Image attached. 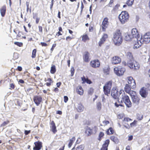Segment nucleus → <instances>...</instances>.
Masks as SVG:
<instances>
[{
	"mask_svg": "<svg viewBox=\"0 0 150 150\" xmlns=\"http://www.w3.org/2000/svg\"><path fill=\"white\" fill-rule=\"evenodd\" d=\"M136 39V41L134 44V48L137 49L140 47L143 43V42H142L140 38Z\"/></svg>",
	"mask_w": 150,
	"mask_h": 150,
	"instance_id": "412c9836",
	"label": "nucleus"
},
{
	"mask_svg": "<svg viewBox=\"0 0 150 150\" xmlns=\"http://www.w3.org/2000/svg\"><path fill=\"white\" fill-rule=\"evenodd\" d=\"M64 101L65 103H67L68 100V98L67 96H65L64 97Z\"/></svg>",
	"mask_w": 150,
	"mask_h": 150,
	"instance_id": "052dcab7",
	"label": "nucleus"
},
{
	"mask_svg": "<svg viewBox=\"0 0 150 150\" xmlns=\"http://www.w3.org/2000/svg\"><path fill=\"white\" fill-rule=\"evenodd\" d=\"M81 80L82 81V83L83 84L86 83L88 84H91L92 83V81L88 78H86L84 76H83L81 78Z\"/></svg>",
	"mask_w": 150,
	"mask_h": 150,
	"instance_id": "cd10ccee",
	"label": "nucleus"
},
{
	"mask_svg": "<svg viewBox=\"0 0 150 150\" xmlns=\"http://www.w3.org/2000/svg\"><path fill=\"white\" fill-rule=\"evenodd\" d=\"M113 41L115 45L121 44L122 41V33L119 29H117L114 34Z\"/></svg>",
	"mask_w": 150,
	"mask_h": 150,
	"instance_id": "f257e3e1",
	"label": "nucleus"
},
{
	"mask_svg": "<svg viewBox=\"0 0 150 150\" xmlns=\"http://www.w3.org/2000/svg\"><path fill=\"white\" fill-rule=\"evenodd\" d=\"M10 89L11 90L15 88V85L13 83H11L10 84Z\"/></svg>",
	"mask_w": 150,
	"mask_h": 150,
	"instance_id": "5fc2aeb1",
	"label": "nucleus"
},
{
	"mask_svg": "<svg viewBox=\"0 0 150 150\" xmlns=\"http://www.w3.org/2000/svg\"><path fill=\"white\" fill-rule=\"evenodd\" d=\"M73 39V38L70 36H67L66 38V40L67 41H70Z\"/></svg>",
	"mask_w": 150,
	"mask_h": 150,
	"instance_id": "4d7b16f0",
	"label": "nucleus"
},
{
	"mask_svg": "<svg viewBox=\"0 0 150 150\" xmlns=\"http://www.w3.org/2000/svg\"><path fill=\"white\" fill-rule=\"evenodd\" d=\"M9 123V120H7L5 121H4L1 125V127H4L5 126L7 125Z\"/></svg>",
	"mask_w": 150,
	"mask_h": 150,
	"instance_id": "3c124183",
	"label": "nucleus"
},
{
	"mask_svg": "<svg viewBox=\"0 0 150 150\" xmlns=\"http://www.w3.org/2000/svg\"><path fill=\"white\" fill-rule=\"evenodd\" d=\"M103 123H104L105 125H107L110 123L109 121L108 120H105L103 122Z\"/></svg>",
	"mask_w": 150,
	"mask_h": 150,
	"instance_id": "69168bd1",
	"label": "nucleus"
},
{
	"mask_svg": "<svg viewBox=\"0 0 150 150\" xmlns=\"http://www.w3.org/2000/svg\"><path fill=\"white\" fill-rule=\"evenodd\" d=\"M6 10V5L3 6L0 9V11L1 16L4 17L5 16Z\"/></svg>",
	"mask_w": 150,
	"mask_h": 150,
	"instance_id": "393cba45",
	"label": "nucleus"
},
{
	"mask_svg": "<svg viewBox=\"0 0 150 150\" xmlns=\"http://www.w3.org/2000/svg\"><path fill=\"white\" fill-rule=\"evenodd\" d=\"M14 44L19 47H21L23 46V43L21 42H14Z\"/></svg>",
	"mask_w": 150,
	"mask_h": 150,
	"instance_id": "8fccbe9b",
	"label": "nucleus"
},
{
	"mask_svg": "<svg viewBox=\"0 0 150 150\" xmlns=\"http://www.w3.org/2000/svg\"><path fill=\"white\" fill-rule=\"evenodd\" d=\"M85 133L88 136H90L93 134V129L90 127H88L86 129Z\"/></svg>",
	"mask_w": 150,
	"mask_h": 150,
	"instance_id": "473e14b6",
	"label": "nucleus"
},
{
	"mask_svg": "<svg viewBox=\"0 0 150 150\" xmlns=\"http://www.w3.org/2000/svg\"><path fill=\"white\" fill-rule=\"evenodd\" d=\"M124 103L127 108H130L132 107V104L130 99L128 100Z\"/></svg>",
	"mask_w": 150,
	"mask_h": 150,
	"instance_id": "e433bc0d",
	"label": "nucleus"
},
{
	"mask_svg": "<svg viewBox=\"0 0 150 150\" xmlns=\"http://www.w3.org/2000/svg\"><path fill=\"white\" fill-rule=\"evenodd\" d=\"M56 69L55 66L53 65L51 67L50 71V73L51 74H54L56 72Z\"/></svg>",
	"mask_w": 150,
	"mask_h": 150,
	"instance_id": "79ce46f5",
	"label": "nucleus"
},
{
	"mask_svg": "<svg viewBox=\"0 0 150 150\" xmlns=\"http://www.w3.org/2000/svg\"><path fill=\"white\" fill-rule=\"evenodd\" d=\"M39 32L42 34L43 32L42 27L41 26L39 25L38 26Z\"/></svg>",
	"mask_w": 150,
	"mask_h": 150,
	"instance_id": "864d4df0",
	"label": "nucleus"
},
{
	"mask_svg": "<svg viewBox=\"0 0 150 150\" xmlns=\"http://www.w3.org/2000/svg\"><path fill=\"white\" fill-rule=\"evenodd\" d=\"M110 144V140L109 139H106L103 144L100 150H108V146Z\"/></svg>",
	"mask_w": 150,
	"mask_h": 150,
	"instance_id": "b1692460",
	"label": "nucleus"
},
{
	"mask_svg": "<svg viewBox=\"0 0 150 150\" xmlns=\"http://www.w3.org/2000/svg\"><path fill=\"white\" fill-rule=\"evenodd\" d=\"M90 54L88 51H85L83 55V61L85 62L88 63L90 60Z\"/></svg>",
	"mask_w": 150,
	"mask_h": 150,
	"instance_id": "dca6fc26",
	"label": "nucleus"
},
{
	"mask_svg": "<svg viewBox=\"0 0 150 150\" xmlns=\"http://www.w3.org/2000/svg\"><path fill=\"white\" fill-rule=\"evenodd\" d=\"M114 130L113 129L110 127L106 131V133L108 135H111L113 134L114 133Z\"/></svg>",
	"mask_w": 150,
	"mask_h": 150,
	"instance_id": "c9c22d12",
	"label": "nucleus"
},
{
	"mask_svg": "<svg viewBox=\"0 0 150 150\" xmlns=\"http://www.w3.org/2000/svg\"><path fill=\"white\" fill-rule=\"evenodd\" d=\"M71 76H73L74 74V69L73 67H71Z\"/></svg>",
	"mask_w": 150,
	"mask_h": 150,
	"instance_id": "6e6d98bb",
	"label": "nucleus"
},
{
	"mask_svg": "<svg viewBox=\"0 0 150 150\" xmlns=\"http://www.w3.org/2000/svg\"><path fill=\"white\" fill-rule=\"evenodd\" d=\"M132 87L130 85L126 84L125 85L124 89L125 91L127 93L131 95V94L132 93V92H135L133 91H131V89H132Z\"/></svg>",
	"mask_w": 150,
	"mask_h": 150,
	"instance_id": "aec40b11",
	"label": "nucleus"
},
{
	"mask_svg": "<svg viewBox=\"0 0 150 150\" xmlns=\"http://www.w3.org/2000/svg\"><path fill=\"white\" fill-rule=\"evenodd\" d=\"M33 18L35 19V23L38 24L39 23L40 18L38 17L37 14H35L33 15Z\"/></svg>",
	"mask_w": 150,
	"mask_h": 150,
	"instance_id": "4c0bfd02",
	"label": "nucleus"
},
{
	"mask_svg": "<svg viewBox=\"0 0 150 150\" xmlns=\"http://www.w3.org/2000/svg\"><path fill=\"white\" fill-rule=\"evenodd\" d=\"M140 38L143 44L149 43L150 42V33H146L143 37Z\"/></svg>",
	"mask_w": 150,
	"mask_h": 150,
	"instance_id": "9b49d317",
	"label": "nucleus"
},
{
	"mask_svg": "<svg viewBox=\"0 0 150 150\" xmlns=\"http://www.w3.org/2000/svg\"><path fill=\"white\" fill-rule=\"evenodd\" d=\"M56 46V44H53L52 48H51L50 50L51 52L53 51L54 48Z\"/></svg>",
	"mask_w": 150,
	"mask_h": 150,
	"instance_id": "bf43d9fd",
	"label": "nucleus"
},
{
	"mask_svg": "<svg viewBox=\"0 0 150 150\" xmlns=\"http://www.w3.org/2000/svg\"><path fill=\"white\" fill-rule=\"evenodd\" d=\"M120 94L122 95L121 96V97L122 101L125 103L128 100L130 99L129 97L125 93L124 90L123 89H121L120 90Z\"/></svg>",
	"mask_w": 150,
	"mask_h": 150,
	"instance_id": "1a4fd4ad",
	"label": "nucleus"
},
{
	"mask_svg": "<svg viewBox=\"0 0 150 150\" xmlns=\"http://www.w3.org/2000/svg\"><path fill=\"white\" fill-rule=\"evenodd\" d=\"M109 18L107 17L104 18L102 21L101 26L103 31H105L106 29L108 28L109 25Z\"/></svg>",
	"mask_w": 150,
	"mask_h": 150,
	"instance_id": "0eeeda50",
	"label": "nucleus"
},
{
	"mask_svg": "<svg viewBox=\"0 0 150 150\" xmlns=\"http://www.w3.org/2000/svg\"><path fill=\"white\" fill-rule=\"evenodd\" d=\"M132 120L128 117H125L122 120L124 126L127 129H129L130 128L129 122L132 121Z\"/></svg>",
	"mask_w": 150,
	"mask_h": 150,
	"instance_id": "ddd939ff",
	"label": "nucleus"
},
{
	"mask_svg": "<svg viewBox=\"0 0 150 150\" xmlns=\"http://www.w3.org/2000/svg\"><path fill=\"white\" fill-rule=\"evenodd\" d=\"M126 57L127 59L132 61L134 60V57L132 52H128L126 54Z\"/></svg>",
	"mask_w": 150,
	"mask_h": 150,
	"instance_id": "c756f323",
	"label": "nucleus"
},
{
	"mask_svg": "<svg viewBox=\"0 0 150 150\" xmlns=\"http://www.w3.org/2000/svg\"><path fill=\"white\" fill-rule=\"evenodd\" d=\"M84 148V146L83 145H81L77 147L76 150H83Z\"/></svg>",
	"mask_w": 150,
	"mask_h": 150,
	"instance_id": "de8ad7c7",
	"label": "nucleus"
},
{
	"mask_svg": "<svg viewBox=\"0 0 150 150\" xmlns=\"http://www.w3.org/2000/svg\"><path fill=\"white\" fill-rule=\"evenodd\" d=\"M144 88L148 91H150V84L149 83H146L145 84Z\"/></svg>",
	"mask_w": 150,
	"mask_h": 150,
	"instance_id": "c03bdc74",
	"label": "nucleus"
},
{
	"mask_svg": "<svg viewBox=\"0 0 150 150\" xmlns=\"http://www.w3.org/2000/svg\"><path fill=\"white\" fill-rule=\"evenodd\" d=\"M136 116L137 119L138 120H141L143 118V115L141 113H137Z\"/></svg>",
	"mask_w": 150,
	"mask_h": 150,
	"instance_id": "ea45409f",
	"label": "nucleus"
},
{
	"mask_svg": "<svg viewBox=\"0 0 150 150\" xmlns=\"http://www.w3.org/2000/svg\"><path fill=\"white\" fill-rule=\"evenodd\" d=\"M31 131L30 130H25L24 132V134L25 135H27L30 133Z\"/></svg>",
	"mask_w": 150,
	"mask_h": 150,
	"instance_id": "e2e57ef3",
	"label": "nucleus"
},
{
	"mask_svg": "<svg viewBox=\"0 0 150 150\" xmlns=\"http://www.w3.org/2000/svg\"><path fill=\"white\" fill-rule=\"evenodd\" d=\"M50 125L51 130L53 132V134H55L57 132V127L54 121L53 120L50 122Z\"/></svg>",
	"mask_w": 150,
	"mask_h": 150,
	"instance_id": "a211bd4d",
	"label": "nucleus"
},
{
	"mask_svg": "<svg viewBox=\"0 0 150 150\" xmlns=\"http://www.w3.org/2000/svg\"><path fill=\"white\" fill-rule=\"evenodd\" d=\"M132 35L133 38H135L136 39L140 37V35L137 30L136 28L132 29Z\"/></svg>",
	"mask_w": 150,
	"mask_h": 150,
	"instance_id": "4be33fe9",
	"label": "nucleus"
},
{
	"mask_svg": "<svg viewBox=\"0 0 150 150\" xmlns=\"http://www.w3.org/2000/svg\"><path fill=\"white\" fill-rule=\"evenodd\" d=\"M125 71V69L121 66L116 67L114 68L115 73L118 76L122 75Z\"/></svg>",
	"mask_w": 150,
	"mask_h": 150,
	"instance_id": "423d86ee",
	"label": "nucleus"
},
{
	"mask_svg": "<svg viewBox=\"0 0 150 150\" xmlns=\"http://www.w3.org/2000/svg\"><path fill=\"white\" fill-rule=\"evenodd\" d=\"M139 93L141 96L142 97L146 98L148 94V91L145 89L144 87L142 88L139 91Z\"/></svg>",
	"mask_w": 150,
	"mask_h": 150,
	"instance_id": "6ab92c4d",
	"label": "nucleus"
},
{
	"mask_svg": "<svg viewBox=\"0 0 150 150\" xmlns=\"http://www.w3.org/2000/svg\"><path fill=\"white\" fill-rule=\"evenodd\" d=\"M110 139L115 144H118L119 142V140L117 137L115 136H112L110 137Z\"/></svg>",
	"mask_w": 150,
	"mask_h": 150,
	"instance_id": "2f4dec72",
	"label": "nucleus"
},
{
	"mask_svg": "<svg viewBox=\"0 0 150 150\" xmlns=\"http://www.w3.org/2000/svg\"><path fill=\"white\" fill-rule=\"evenodd\" d=\"M76 91L77 93L81 96L83 95V94L84 91L81 86H78L76 89Z\"/></svg>",
	"mask_w": 150,
	"mask_h": 150,
	"instance_id": "a878e982",
	"label": "nucleus"
},
{
	"mask_svg": "<svg viewBox=\"0 0 150 150\" xmlns=\"http://www.w3.org/2000/svg\"><path fill=\"white\" fill-rule=\"evenodd\" d=\"M40 44L42 47H47L48 46L47 43L44 42H41Z\"/></svg>",
	"mask_w": 150,
	"mask_h": 150,
	"instance_id": "13d9d810",
	"label": "nucleus"
},
{
	"mask_svg": "<svg viewBox=\"0 0 150 150\" xmlns=\"http://www.w3.org/2000/svg\"><path fill=\"white\" fill-rule=\"evenodd\" d=\"M111 60L112 64H118L121 62L120 57L117 56L112 57Z\"/></svg>",
	"mask_w": 150,
	"mask_h": 150,
	"instance_id": "2eb2a0df",
	"label": "nucleus"
},
{
	"mask_svg": "<svg viewBox=\"0 0 150 150\" xmlns=\"http://www.w3.org/2000/svg\"><path fill=\"white\" fill-rule=\"evenodd\" d=\"M129 18V14L125 11H122L118 16L119 20L122 24H124L127 21Z\"/></svg>",
	"mask_w": 150,
	"mask_h": 150,
	"instance_id": "f03ea898",
	"label": "nucleus"
},
{
	"mask_svg": "<svg viewBox=\"0 0 150 150\" xmlns=\"http://www.w3.org/2000/svg\"><path fill=\"white\" fill-rule=\"evenodd\" d=\"M111 95L114 99L119 100V97H121L122 95L120 94V91H119L117 89L113 88L111 91Z\"/></svg>",
	"mask_w": 150,
	"mask_h": 150,
	"instance_id": "9d476101",
	"label": "nucleus"
},
{
	"mask_svg": "<svg viewBox=\"0 0 150 150\" xmlns=\"http://www.w3.org/2000/svg\"><path fill=\"white\" fill-rule=\"evenodd\" d=\"M93 30V26H90L89 28V31L90 32H92Z\"/></svg>",
	"mask_w": 150,
	"mask_h": 150,
	"instance_id": "680f3d73",
	"label": "nucleus"
},
{
	"mask_svg": "<svg viewBox=\"0 0 150 150\" xmlns=\"http://www.w3.org/2000/svg\"><path fill=\"white\" fill-rule=\"evenodd\" d=\"M84 109V107L83 105L81 103H79L78 104L77 110L78 112H81L83 111Z\"/></svg>",
	"mask_w": 150,
	"mask_h": 150,
	"instance_id": "f704fd0d",
	"label": "nucleus"
},
{
	"mask_svg": "<svg viewBox=\"0 0 150 150\" xmlns=\"http://www.w3.org/2000/svg\"><path fill=\"white\" fill-rule=\"evenodd\" d=\"M102 105L100 102H98L96 103V108L98 110L100 111L101 109Z\"/></svg>",
	"mask_w": 150,
	"mask_h": 150,
	"instance_id": "37998d69",
	"label": "nucleus"
},
{
	"mask_svg": "<svg viewBox=\"0 0 150 150\" xmlns=\"http://www.w3.org/2000/svg\"><path fill=\"white\" fill-rule=\"evenodd\" d=\"M137 123V121L136 120H134L133 122L130 124V127H132L134 126H136Z\"/></svg>",
	"mask_w": 150,
	"mask_h": 150,
	"instance_id": "49530a36",
	"label": "nucleus"
},
{
	"mask_svg": "<svg viewBox=\"0 0 150 150\" xmlns=\"http://www.w3.org/2000/svg\"><path fill=\"white\" fill-rule=\"evenodd\" d=\"M117 117L119 119H121L123 117V115L121 114H119L117 115Z\"/></svg>",
	"mask_w": 150,
	"mask_h": 150,
	"instance_id": "774afa93",
	"label": "nucleus"
},
{
	"mask_svg": "<svg viewBox=\"0 0 150 150\" xmlns=\"http://www.w3.org/2000/svg\"><path fill=\"white\" fill-rule=\"evenodd\" d=\"M76 138L75 137H73L71 138L69 140V143L68 144V146L69 148L71 147L73 144L75 142Z\"/></svg>",
	"mask_w": 150,
	"mask_h": 150,
	"instance_id": "72a5a7b5",
	"label": "nucleus"
},
{
	"mask_svg": "<svg viewBox=\"0 0 150 150\" xmlns=\"http://www.w3.org/2000/svg\"><path fill=\"white\" fill-rule=\"evenodd\" d=\"M37 50L36 49H34L33 50L32 52V57L33 58H35L36 56Z\"/></svg>",
	"mask_w": 150,
	"mask_h": 150,
	"instance_id": "a18cd8bd",
	"label": "nucleus"
},
{
	"mask_svg": "<svg viewBox=\"0 0 150 150\" xmlns=\"http://www.w3.org/2000/svg\"><path fill=\"white\" fill-rule=\"evenodd\" d=\"M90 64L91 66L94 68H99L100 66V61L98 59L91 60Z\"/></svg>",
	"mask_w": 150,
	"mask_h": 150,
	"instance_id": "4468645a",
	"label": "nucleus"
},
{
	"mask_svg": "<svg viewBox=\"0 0 150 150\" xmlns=\"http://www.w3.org/2000/svg\"><path fill=\"white\" fill-rule=\"evenodd\" d=\"M127 64L130 69L135 70H138L140 68V66L139 64L136 61H134L133 62H127Z\"/></svg>",
	"mask_w": 150,
	"mask_h": 150,
	"instance_id": "39448f33",
	"label": "nucleus"
},
{
	"mask_svg": "<svg viewBox=\"0 0 150 150\" xmlns=\"http://www.w3.org/2000/svg\"><path fill=\"white\" fill-rule=\"evenodd\" d=\"M127 81L128 85L132 87V89H135L136 87V83L135 80L132 76H128L127 78Z\"/></svg>",
	"mask_w": 150,
	"mask_h": 150,
	"instance_id": "6e6552de",
	"label": "nucleus"
},
{
	"mask_svg": "<svg viewBox=\"0 0 150 150\" xmlns=\"http://www.w3.org/2000/svg\"><path fill=\"white\" fill-rule=\"evenodd\" d=\"M133 103L138 105L140 103V99L136 92H132L130 95Z\"/></svg>",
	"mask_w": 150,
	"mask_h": 150,
	"instance_id": "20e7f679",
	"label": "nucleus"
},
{
	"mask_svg": "<svg viewBox=\"0 0 150 150\" xmlns=\"http://www.w3.org/2000/svg\"><path fill=\"white\" fill-rule=\"evenodd\" d=\"M35 146L33 147V150H40L42 147V143L40 141H38L34 143Z\"/></svg>",
	"mask_w": 150,
	"mask_h": 150,
	"instance_id": "f3484780",
	"label": "nucleus"
},
{
	"mask_svg": "<svg viewBox=\"0 0 150 150\" xmlns=\"http://www.w3.org/2000/svg\"><path fill=\"white\" fill-rule=\"evenodd\" d=\"M93 90L92 88H91L88 91V93L89 94H92L93 92Z\"/></svg>",
	"mask_w": 150,
	"mask_h": 150,
	"instance_id": "338daca9",
	"label": "nucleus"
},
{
	"mask_svg": "<svg viewBox=\"0 0 150 150\" xmlns=\"http://www.w3.org/2000/svg\"><path fill=\"white\" fill-rule=\"evenodd\" d=\"M133 136L132 135L128 136V140L129 141H131L133 139Z\"/></svg>",
	"mask_w": 150,
	"mask_h": 150,
	"instance_id": "0e129e2a",
	"label": "nucleus"
},
{
	"mask_svg": "<svg viewBox=\"0 0 150 150\" xmlns=\"http://www.w3.org/2000/svg\"><path fill=\"white\" fill-rule=\"evenodd\" d=\"M81 37L82 38V40L84 42L88 41L90 40V38L87 34H84L81 35Z\"/></svg>",
	"mask_w": 150,
	"mask_h": 150,
	"instance_id": "c85d7f7f",
	"label": "nucleus"
},
{
	"mask_svg": "<svg viewBox=\"0 0 150 150\" xmlns=\"http://www.w3.org/2000/svg\"><path fill=\"white\" fill-rule=\"evenodd\" d=\"M47 81L49 82H47L46 83V86H50L53 82L52 79L50 78L47 79Z\"/></svg>",
	"mask_w": 150,
	"mask_h": 150,
	"instance_id": "a19ab883",
	"label": "nucleus"
},
{
	"mask_svg": "<svg viewBox=\"0 0 150 150\" xmlns=\"http://www.w3.org/2000/svg\"><path fill=\"white\" fill-rule=\"evenodd\" d=\"M34 102L36 105H39L42 102V97L40 95H35L33 98Z\"/></svg>",
	"mask_w": 150,
	"mask_h": 150,
	"instance_id": "f8f14e48",
	"label": "nucleus"
},
{
	"mask_svg": "<svg viewBox=\"0 0 150 150\" xmlns=\"http://www.w3.org/2000/svg\"><path fill=\"white\" fill-rule=\"evenodd\" d=\"M112 80L107 82L103 86V91L105 94L108 95L110 93L111 89L112 87Z\"/></svg>",
	"mask_w": 150,
	"mask_h": 150,
	"instance_id": "7ed1b4c3",
	"label": "nucleus"
},
{
	"mask_svg": "<svg viewBox=\"0 0 150 150\" xmlns=\"http://www.w3.org/2000/svg\"><path fill=\"white\" fill-rule=\"evenodd\" d=\"M108 35L106 34L105 33L103 34L102 38L100 39V41L98 42L99 45L101 47L102 45L104 43V42L106 41V39L108 38Z\"/></svg>",
	"mask_w": 150,
	"mask_h": 150,
	"instance_id": "5701e85b",
	"label": "nucleus"
},
{
	"mask_svg": "<svg viewBox=\"0 0 150 150\" xmlns=\"http://www.w3.org/2000/svg\"><path fill=\"white\" fill-rule=\"evenodd\" d=\"M117 101L115 102L114 103L115 106L117 107H119V106L124 107V106L121 103H122V100L121 102L120 101V99L119 98V100L118 99H116Z\"/></svg>",
	"mask_w": 150,
	"mask_h": 150,
	"instance_id": "7c9ffc66",
	"label": "nucleus"
},
{
	"mask_svg": "<svg viewBox=\"0 0 150 150\" xmlns=\"http://www.w3.org/2000/svg\"><path fill=\"white\" fill-rule=\"evenodd\" d=\"M134 0H127L126 2V4L129 6H131L133 4Z\"/></svg>",
	"mask_w": 150,
	"mask_h": 150,
	"instance_id": "58836bf2",
	"label": "nucleus"
},
{
	"mask_svg": "<svg viewBox=\"0 0 150 150\" xmlns=\"http://www.w3.org/2000/svg\"><path fill=\"white\" fill-rule=\"evenodd\" d=\"M120 6V4L118 3L117 4L113 7V8L111 10L112 12V13H115L119 11Z\"/></svg>",
	"mask_w": 150,
	"mask_h": 150,
	"instance_id": "bb28decb",
	"label": "nucleus"
},
{
	"mask_svg": "<svg viewBox=\"0 0 150 150\" xmlns=\"http://www.w3.org/2000/svg\"><path fill=\"white\" fill-rule=\"evenodd\" d=\"M104 135V133L102 132H100L99 134V140H100L101 138L103 137Z\"/></svg>",
	"mask_w": 150,
	"mask_h": 150,
	"instance_id": "09e8293b",
	"label": "nucleus"
},
{
	"mask_svg": "<svg viewBox=\"0 0 150 150\" xmlns=\"http://www.w3.org/2000/svg\"><path fill=\"white\" fill-rule=\"evenodd\" d=\"M115 0H110L108 5L109 7H111Z\"/></svg>",
	"mask_w": 150,
	"mask_h": 150,
	"instance_id": "603ef678",
	"label": "nucleus"
}]
</instances>
